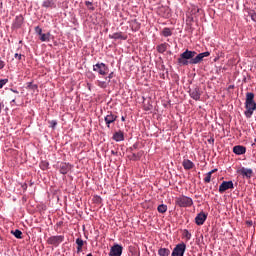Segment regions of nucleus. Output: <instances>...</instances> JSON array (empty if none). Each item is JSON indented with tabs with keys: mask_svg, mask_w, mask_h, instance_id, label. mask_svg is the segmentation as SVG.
I'll return each mask as SVG.
<instances>
[{
	"mask_svg": "<svg viewBox=\"0 0 256 256\" xmlns=\"http://www.w3.org/2000/svg\"><path fill=\"white\" fill-rule=\"evenodd\" d=\"M209 55H211L209 51L202 52L197 55V52L187 49L185 52L180 54L178 64L184 67L187 65H199V63H201L205 57H209Z\"/></svg>",
	"mask_w": 256,
	"mask_h": 256,
	"instance_id": "1",
	"label": "nucleus"
},
{
	"mask_svg": "<svg viewBox=\"0 0 256 256\" xmlns=\"http://www.w3.org/2000/svg\"><path fill=\"white\" fill-rule=\"evenodd\" d=\"M245 109V117L247 119H251V117H253L254 111H256L255 94L253 92L246 93Z\"/></svg>",
	"mask_w": 256,
	"mask_h": 256,
	"instance_id": "2",
	"label": "nucleus"
},
{
	"mask_svg": "<svg viewBox=\"0 0 256 256\" xmlns=\"http://www.w3.org/2000/svg\"><path fill=\"white\" fill-rule=\"evenodd\" d=\"M93 71H95V73H98V75H102L103 77H105V75L109 74V66H107L103 62L97 63L93 65Z\"/></svg>",
	"mask_w": 256,
	"mask_h": 256,
	"instance_id": "3",
	"label": "nucleus"
},
{
	"mask_svg": "<svg viewBox=\"0 0 256 256\" xmlns=\"http://www.w3.org/2000/svg\"><path fill=\"white\" fill-rule=\"evenodd\" d=\"M175 204L178 207H191L193 205V199L187 196H180L175 199Z\"/></svg>",
	"mask_w": 256,
	"mask_h": 256,
	"instance_id": "4",
	"label": "nucleus"
},
{
	"mask_svg": "<svg viewBox=\"0 0 256 256\" xmlns=\"http://www.w3.org/2000/svg\"><path fill=\"white\" fill-rule=\"evenodd\" d=\"M186 249L187 245H185V243L177 244L173 249L171 256H184Z\"/></svg>",
	"mask_w": 256,
	"mask_h": 256,
	"instance_id": "5",
	"label": "nucleus"
},
{
	"mask_svg": "<svg viewBox=\"0 0 256 256\" xmlns=\"http://www.w3.org/2000/svg\"><path fill=\"white\" fill-rule=\"evenodd\" d=\"M65 241V236H51L48 238L47 243L48 245H54V247H59L61 243Z\"/></svg>",
	"mask_w": 256,
	"mask_h": 256,
	"instance_id": "6",
	"label": "nucleus"
},
{
	"mask_svg": "<svg viewBox=\"0 0 256 256\" xmlns=\"http://www.w3.org/2000/svg\"><path fill=\"white\" fill-rule=\"evenodd\" d=\"M123 255V246L114 244L109 252V256H121Z\"/></svg>",
	"mask_w": 256,
	"mask_h": 256,
	"instance_id": "7",
	"label": "nucleus"
},
{
	"mask_svg": "<svg viewBox=\"0 0 256 256\" xmlns=\"http://www.w3.org/2000/svg\"><path fill=\"white\" fill-rule=\"evenodd\" d=\"M189 95L194 101H199L201 99V88L196 86L190 89Z\"/></svg>",
	"mask_w": 256,
	"mask_h": 256,
	"instance_id": "8",
	"label": "nucleus"
},
{
	"mask_svg": "<svg viewBox=\"0 0 256 256\" xmlns=\"http://www.w3.org/2000/svg\"><path fill=\"white\" fill-rule=\"evenodd\" d=\"M237 173L242 175V177H246V179H251V177H253V169L251 168L242 167L237 171Z\"/></svg>",
	"mask_w": 256,
	"mask_h": 256,
	"instance_id": "9",
	"label": "nucleus"
},
{
	"mask_svg": "<svg viewBox=\"0 0 256 256\" xmlns=\"http://www.w3.org/2000/svg\"><path fill=\"white\" fill-rule=\"evenodd\" d=\"M104 121L109 129L111 127V123H115L117 121V115L113 114V112H108L104 118Z\"/></svg>",
	"mask_w": 256,
	"mask_h": 256,
	"instance_id": "10",
	"label": "nucleus"
},
{
	"mask_svg": "<svg viewBox=\"0 0 256 256\" xmlns=\"http://www.w3.org/2000/svg\"><path fill=\"white\" fill-rule=\"evenodd\" d=\"M228 189H234L233 181H223L219 186V193H225Z\"/></svg>",
	"mask_w": 256,
	"mask_h": 256,
	"instance_id": "11",
	"label": "nucleus"
},
{
	"mask_svg": "<svg viewBox=\"0 0 256 256\" xmlns=\"http://www.w3.org/2000/svg\"><path fill=\"white\" fill-rule=\"evenodd\" d=\"M23 15H18L15 17V20L12 24L13 29H21V25H23Z\"/></svg>",
	"mask_w": 256,
	"mask_h": 256,
	"instance_id": "12",
	"label": "nucleus"
},
{
	"mask_svg": "<svg viewBox=\"0 0 256 256\" xmlns=\"http://www.w3.org/2000/svg\"><path fill=\"white\" fill-rule=\"evenodd\" d=\"M205 221H207V214L205 212H201L195 217L196 225H203Z\"/></svg>",
	"mask_w": 256,
	"mask_h": 256,
	"instance_id": "13",
	"label": "nucleus"
},
{
	"mask_svg": "<svg viewBox=\"0 0 256 256\" xmlns=\"http://www.w3.org/2000/svg\"><path fill=\"white\" fill-rule=\"evenodd\" d=\"M109 39H120L121 41H127V35L123 34V32H116L109 35Z\"/></svg>",
	"mask_w": 256,
	"mask_h": 256,
	"instance_id": "14",
	"label": "nucleus"
},
{
	"mask_svg": "<svg viewBox=\"0 0 256 256\" xmlns=\"http://www.w3.org/2000/svg\"><path fill=\"white\" fill-rule=\"evenodd\" d=\"M233 153H235V155H245V153H247V148L241 145L234 146Z\"/></svg>",
	"mask_w": 256,
	"mask_h": 256,
	"instance_id": "15",
	"label": "nucleus"
},
{
	"mask_svg": "<svg viewBox=\"0 0 256 256\" xmlns=\"http://www.w3.org/2000/svg\"><path fill=\"white\" fill-rule=\"evenodd\" d=\"M112 139L114 141H116L117 143H119L121 141H125V134L123 133V131L119 130L118 132H115L113 134Z\"/></svg>",
	"mask_w": 256,
	"mask_h": 256,
	"instance_id": "16",
	"label": "nucleus"
},
{
	"mask_svg": "<svg viewBox=\"0 0 256 256\" xmlns=\"http://www.w3.org/2000/svg\"><path fill=\"white\" fill-rule=\"evenodd\" d=\"M70 171H71V165L69 163H61L60 164V173L62 175H67V173Z\"/></svg>",
	"mask_w": 256,
	"mask_h": 256,
	"instance_id": "17",
	"label": "nucleus"
},
{
	"mask_svg": "<svg viewBox=\"0 0 256 256\" xmlns=\"http://www.w3.org/2000/svg\"><path fill=\"white\" fill-rule=\"evenodd\" d=\"M182 166L184 167V169L186 171H189V170L193 169V167H195V163H193V161H191L189 159H184L182 162Z\"/></svg>",
	"mask_w": 256,
	"mask_h": 256,
	"instance_id": "18",
	"label": "nucleus"
},
{
	"mask_svg": "<svg viewBox=\"0 0 256 256\" xmlns=\"http://www.w3.org/2000/svg\"><path fill=\"white\" fill-rule=\"evenodd\" d=\"M76 245H77V253H81L83 251V246L85 245V241L81 238L76 239Z\"/></svg>",
	"mask_w": 256,
	"mask_h": 256,
	"instance_id": "19",
	"label": "nucleus"
},
{
	"mask_svg": "<svg viewBox=\"0 0 256 256\" xmlns=\"http://www.w3.org/2000/svg\"><path fill=\"white\" fill-rule=\"evenodd\" d=\"M158 255L159 256H170L171 255V250L169 248H160L158 250Z\"/></svg>",
	"mask_w": 256,
	"mask_h": 256,
	"instance_id": "20",
	"label": "nucleus"
},
{
	"mask_svg": "<svg viewBox=\"0 0 256 256\" xmlns=\"http://www.w3.org/2000/svg\"><path fill=\"white\" fill-rule=\"evenodd\" d=\"M131 27L132 31H139V29H141V24L137 21V19H134L131 21Z\"/></svg>",
	"mask_w": 256,
	"mask_h": 256,
	"instance_id": "21",
	"label": "nucleus"
},
{
	"mask_svg": "<svg viewBox=\"0 0 256 256\" xmlns=\"http://www.w3.org/2000/svg\"><path fill=\"white\" fill-rule=\"evenodd\" d=\"M167 47H169V44H167V43H162V44L158 45L157 46L158 53H165V51H167Z\"/></svg>",
	"mask_w": 256,
	"mask_h": 256,
	"instance_id": "22",
	"label": "nucleus"
},
{
	"mask_svg": "<svg viewBox=\"0 0 256 256\" xmlns=\"http://www.w3.org/2000/svg\"><path fill=\"white\" fill-rule=\"evenodd\" d=\"M143 157V151L138 152L137 154L133 153L130 157L131 161H139Z\"/></svg>",
	"mask_w": 256,
	"mask_h": 256,
	"instance_id": "23",
	"label": "nucleus"
},
{
	"mask_svg": "<svg viewBox=\"0 0 256 256\" xmlns=\"http://www.w3.org/2000/svg\"><path fill=\"white\" fill-rule=\"evenodd\" d=\"M43 7L52 9L53 7H55V2H53V0H46L43 2Z\"/></svg>",
	"mask_w": 256,
	"mask_h": 256,
	"instance_id": "24",
	"label": "nucleus"
},
{
	"mask_svg": "<svg viewBox=\"0 0 256 256\" xmlns=\"http://www.w3.org/2000/svg\"><path fill=\"white\" fill-rule=\"evenodd\" d=\"M12 235H14L16 239H23V232H21L19 229L12 231Z\"/></svg>",
	"mask_w": 256,
	"mask_h": 256,
	"instance_id": "25",
	"label": "nucleus"
},
{
	"mask_svg": "<svg viewBox=\"0 0 256 256\" xmlns=\"http://www.w3.org/2000/svg\"><path fill=\"white\" fill-rule=\"evenodd\" d=\"M50 39H51V33H46V34H41V36H40V41H42V42H45V41H50Z\"/></svg>",
	"mask_w": 256,
	"mask_h": 256,
	"instance_id": "26",
	"label": "nucleus"
},
{
	"mask_svg": "<svg viewBox=\"0 0 256 256\" xmlns=\"http://www.w3.org/2000/svg\"><path fill=\"white\" fill-rule=\"evenodd\" d=\"M163 37H171L173 32L169 28H164L162 31Z\"/></svg>",
	"mask_w": 256,
	"mask_h": 256,
	"instance_id": "27",
	"label": "nucleus"
},
{
	"mask_svg": "<svg viewBox=\"0 0 256 256\" xmlns=\"http://www.w3.org/2000/svg\"><path fill=\"white\" fill-rule=\"evenodd\" d=\"M158 213H167V205L160 204L157 208Z\"/></svg>",
	"mask_w": 256,
	"mask_h": 256,
	"instance_id": "28",
	"label": "nucleus"
},
{
	"mask_svg": "<svg viewBox=\"0 0 256 256\" xmlns=\"http://www.w3.org/2000/svg\"><path fill=\"white\" fill-rule=\"evenodd\" d=\"M38 88L36 84H33L32 82L27 83L26 89H31V91H35Z\"/></svg>",
	"mask_w": 256,
	"mask_h": 256,
	"instance_id": "29",
	"label": "nucleus"
},
{
	"mask_svg": "<svg viewBox=\"0 0 256 256\" xmlns=\"http://www.w3.org/2000/svg\"><path fill=\"white\" fill-rule=\"evenodd\" d=\"M107 85H109L107 81H98V87H101V89H106Z\"/></svg>",
	"mask_w": 256,
	"mask_h": 256,
	"instance_id": "30",
	"label": "nucleus"
},
{
	"mask_svg": "<svg viewBox=\"0 0 256 256\" xmlns=\"http://www.w3.org/2000/svg\"><path fill=\"white\" fill-rule=\"evenodd\" d=\"M9 83V79H0V89H3L6 84Z\"/></svg>",
	"mask_w": 256,
	"mask_h": 256,
	"instance_id": "31",
	"label": "nucleus"
},
{
	"mask_svg": "<svg viewBox=\"0 0 256 256\" xmlns=\"http://www.w3.org/2000/svg\"><path fill=\"white\" fill-rule=\"evenodd\" d=\"M35 32L37 33V35H39V37H41V35L43 34V29H41V27L39 26H36Z\"/></svg>",
	"mask_w": 256,
	"mask_h": 256,
	"instance_id": "32",
	"label": "nucleus"
},
{
	"mask_svg": "<svg viewBox=\"0 0 256 256\" xmlns=\"http://www.w3.org/2000/svg\"><path fill=\"white\" fill-rule=\"evenodd\" d=\"M204 183H211V173H207L206 177L204 178Z\"/></svg>",
	"mask_w": 256,
	"mask_h": 256,
	"instance_id": "33",
	"label": "nucleus"
},
{
	"mask_svg": "<svg viewBox=\"0 0 256 256\" xmlns=\"http://www.w3.org/2000/svg\"><path fill=\"white\" fill-rule=\"evenodd\" d=\"M249 16L251 17L252 21L256 23V12L255 11L249 12Z\"/></svg>",
	"mask_w": 256,
	"mask_h": 256,
	"instance_id": "34",
	"label": "nucleus"
},
{
	"mask_svg": "<svg viewBox=\"0 0 256 256\" xmlns=\"http://www.w3.org/2000/svg\"><path fill=\"white\" fill-rule=\"evenodd\" d=\"M49 125L52 129H55L57 127V120L49 121Z\"/></svg>",
	"mask_w": 256,
	"mask_h": 256,
	"instance_id": "35",
	"label": "nucleus"
},
{
	"mask_svg": "<svg viewBox=\"0 0 256 256\" xmlns=\"http://www.w3.org/2000/svg\"><path fill=\"white\" fill-rule=\"evenodd\" d=\"M184 237L186 239H191V233L189 232V230L187 229L184 230Z\"/></svg>",
	"mask_w": 256,
	"mask_h": 256,
	"instance_id": "36",
	"label": "nucleus"
},
{
	"mask_svg": "<svg viewBox=\"0 0 256 256\" xmlns=\"http://www.w3.org/2000/svg\"><path fill=\"white\" fill-rule=\"evenodd\" d=\"M15 59H18V61H21L23 59V55L19 54V53H16L14 55Z\"/></svg>",
	"mask_w": 256,
	"mask_h": 256,
	"instance_id": "37",
	"label": "nucleus"
},
{
	"mask_svg": "<svg viewBox=\"0 0 256 256\" xmlns=\"http://www.w3.org/2000/svg\"><path fill=\"white\" fill-rule=\"evenodd\" d=\"M108 79V83H110L111 79H113V72H111L108 77L105 78V80L107 81Z\"/></svg>",
	"mask_w": 256,
	"mask_h": 256,
	"instance_id": "38",
	"label": "nucleus"
},
{
	"mask_svg": "<svg viewBox=\"0 0 256 256\" xmlns=\"http://www.w3.org/2000/svg\"><path fill=\"white\" fill-rule=\"evenodd\" d=\"M3 67H5V62L0 59V70L3 69Z\"/></svg>",
	"mask_w": 256,
	"mask_h": 256,
	"instance_id": "39",
	"label": "nucleus"
},
{
	"mask_svg": "<svg viewBox=\"0 0 256 256\" xmlns=\"http://www.w3.org/2000/svg\"><path fill=\"white\" fill-rule=\"evenodd\" d=\"M208 143H210V145H213V143H215V139L214 138L208 139Z\"/></svg>",
	"mask_w": 256,
	"mask_h": 256,
	"instance_id": "40",
	"label": "nucleus"
},
{
	"mask_svg": "<svg viewBox=\"0 0 256 256\" xmlns=\"http://www.w3.org/2000/svg\"><path fill=\"white\" fill-rule=\"evenodd\" d=\"M85 5H86V7H89V6L93 5V3H92V2H89V1H86V2H85Z\"/></svg>",
	"mask_w": 256,
	"mask_h": 256,
	"instance_id": "41",
	"label": "nucleus"
},
{
	"mask_svg": "<svg viewBox=\"0 0 256 256\" xmlns=\"http://www.w3.org/2000/svg\"><path fill=\"white\" fill-rule=\"evenodd\" d=\"M3 107H5V104H3V102H0V113H1V111L3 109Z\"/></svg>",
	"mask_w": 256,
	"mask_h": 256,
	"instance_id": "42",
	"label": "nucleus"
},
{
	"mask_svg": "<svg viewBox=\"0 0 256 256\" xmlns=\"http://www.w3.org/2000/svg\"><path fill=\"white\" fill-rule=\"evenodd\" d=\"M208 173H210V175H213V173H217V169H213V170H211V171L208 172Z\"/></svg>",
	"mask_w": 256,
	"mask_h": 256,
	"instance_id": "43",
	"label": "nucleus"
},
{
	"mask_svg": "<svg viewBox=\"0 0 256 256\" xmlns=\"http://www.w3.org/2000/svg\"><path fill=\"white\" fill-rule=\"evenodd\" d=\"M12 93H16V95H19V91L15 90V89H11Z\"/></svg>",
	"mask_w": 256,
	"mask_h": 256,
	"instance_id": "44",
	"label": "nucleus"
},
{
	"mask_svg": "<svg viewBox=\"0 0 256 256\" xmlns=\"http://www.w3.org/2000/svg\"><path fill=\"white\" fill-rule=\"evenodd\" d=\"M121 121H125V116H122V117H121Z\"/></svg>",
	"mask_w": 256,
	"mask_h": 256,
	"instance_id": "45",
	"label": "nucleus"
},
{
	"mask_svg": "<svg viewBox=\"0 0 256 256\" xmlns=\"http://www.w3.org/2000/svg\"><path fill=\"white\" fill-rule=\"evenodd\" d=\"M134 256H139V252H136L133 254Z\"/></svg>",
	"mask_w": 256,
	"mask_h": 256,
	"instance_id": "46",
	"label": "nucleus"
},
{
	"mask_svg": "<svg viewBox=\"0 0 256 256\" xmlns=\"http://www.w3.org/2000/svg\"><path fill=\"white\" fill-rule=\"evenodd\" d=\"M91 11H95V7H90Z\"/></svg>",
	"mask_w": 256,
	"mask_h": 256,
	"instance_id": "47",
	"label": "nucleus"
},
{
	"mask_svg": "<svg viewBox=\"0 0 256 256\" xmlns=\"http://www.w3.org/2000/svg\"><path fill=\"white\" fill-rule=\"evenodd\" d=\"M133 148H134V149H137V144H134V145H133Z\"/></svg>",
	"mask_w": 256,
	"mask_h": 256,
	"instance_id": "48",
	"label": "nucleus"
},
{
	"mask_svg": "<svg viewBox=\"0 0 256 256\" xmlns=\"http://www.w3.org/2000/svg\"><path fill=\"white\" fill-rule=\"evenodd\" d=\"M248 225H253V222H248Z\"/></svg>",
	"mask_w": 256,
	"mask_h": 256,
	"instance_id": "49",
	"label": "nucleus"
},
{
	"mask_svg": "<svg viewBox=\"0 0 256 256\" xmlns=\"http://www.w3.org/2000/svg\"><path fill=\"white\" fill-rule=\"evenodd\" d=\"M12 103H15V98L12 99Z\"/></svg>",
	"mask_w": 256,
	"mask_h": 256,
	"instance_id": "50",
	"label": "nucleus"
},
{
	"mask_svg": "<svg viewBox=\"0 0 256 256\" xmlns=\"http://www.w3.org/2000/svg\"><path fill=\"white\" fill-rule=\"evenodd\" d=\"M111 153H112V155H115V151H113V150H112V152H111Z\"/></svg>",
	"mask_w": 256,
	"mask_h": 256,
	"instance_id": "51",
	"label": "nucleus"
},
{
	"mask_svg": "<svg viewBox=\"0 0 256 256\" xmlns=\"http://www.w3.org/2000/svg\"><path fill=\"white\" fill-rule=\"evenodd\" d=\"M86 256H93V254L89 253V254H88V255H86Z\"/></svg>",
	"mask_w": 256,
	"mask_h": 256,
	"instance_id": "52",
	"label": "nucleus"
},
{
	"mask_svg": "<svg viewBox=\"0 0 256 256\" xmlns=\"http://www.w3.org/2000/svg\"><path fill=\"white\" fill-rule=\"evenodd\" d=\"M254 142L256 143V138L254 139Z\"/></svg>",
	"mask_w": 256,
	"mask_h": 256,
	"instance_id": "53",
	"label": "nucleus"
}]
</instances>
